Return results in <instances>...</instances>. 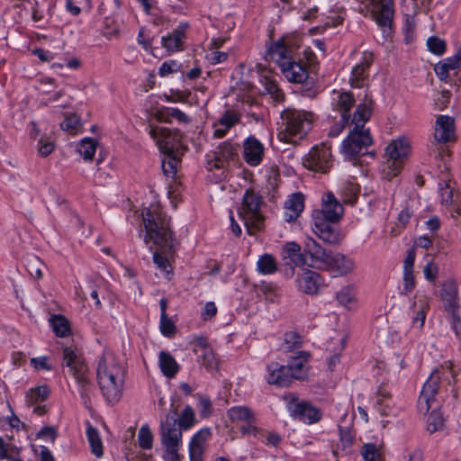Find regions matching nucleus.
<instances>
[{
    "instance_id": "obj_1",
    "label": "nucleus",
    "mask_w": 461,
    "mask_h": 461,
    "mask_svg": "<svg viewBox=\"0 0 461 461\" xmlns=\"http://www.w3.org/2000/svg\"><path fill=\"white\" fill-rule=\"evenodd\" d=\"M126 368L111 351H104L96 366V379L100 391L108 403L120 401L124 386Z\"/></svg>"
},
{
    "instance_id": "obj_2",
    "label": "nucleus",
    "mask_w": 461,
    "mask_h": 461,
    "mask_svg": "<svg viewBox=\"0 0 461 461\" xmlns=\"http://www.w3.org/2000/svg\"><path fill=\"white\" fill-rule=\"evenodd\" d=\"M142 222L146 231L144 241L153 244L164 250H171L175 246V239L169 228L167 215L158 203L144 207L141 212Z\"/></svg>"
},
{
    "instance_id": "obj_3",
    "label": "nucleus",
    "mask_w": 461,
    "mask_h": 461,
    "mask_svg": "<svg viewBox=\"0 0 461 461\" xmlns=\"http://www.w3.org/2000/svg\"><path fill=\"white\" fill-rule=\"evenodd\" d=\"M343 213V207L332 194L323 199L322 208L314 210L312 214V230L324 242L336 244L339 234L331 222L338 221Z\"/></svg>"
},
{
    "instance_id": "obj_4",
    "label": "nucleus",
    "mask_w": 461,
    "mask_h": 461,
    "mask_svg": "<svg viewBox=\"0 0 461 461\" xmlns=\"http://www.w3.org/2000/svg\"><path fill=\"white\" fill-rule=\"evenodd\" d=\"M313 120L314 115L310 112L294 108L284 110L281 113L278 140L286 143H295L308 133Z\"/></svg>"
},
{
    "instance_id": "obj_5",
    "label": "nucleus",
    "mask_w": 461,
    "mask_h": 461,
    "mask_svg": "<svg viewBox=\"0 0 461 461\" xmlns=\"http://www.w3.org/2000/svg\"><path fill=\"white\" fill-rule=\"evenodd\" d=\"M456 373L452 364L447 362L435 368L423 384L418 400V409L420 413H427L436 403V394L440 384L450 385L455 381Z\"/></svg>"
},
{
    "instance_id": "obj_6",
    "label": "nucleus",
    "mask_w": 461,
    "mask_h": 461,
    "mask_svg": "<svg viewBox=\"0 0 461 461\" xmlns=\"http://www.w3.org/2000/svg\"><path fill=\"white\" fill-rule=\"evenodd\" d=\"M62 366L68 368L69 374L75 379L81 397L86 400L92 388L90 372L81 350L75 345L65 346L62 348Z\"/></svg>"
},
{
    "instance_id": "obj_7",
    "label": "nucleus",
    "mask_w": 461,
    "mask_h": 461,
    "mask_svg": "<svg viewBox=\"0 0 461 461\" xmlns=\"http://www.w3.org/2000/svg\"><path fill=\"white\" fill-rule=\"evenodd\" d=\"M410 150V142L404 137L394 140L388 144L385 149L384 177L390 180L400 173Z\"/></svg>"
},
{
    "instance_id": "obj_8",
    "label": "nucleus",
    "mask_w": 461,
    "mask_h": 461,
    "mask_svg": "<svg viewBox=\"0 0 461 461\" xmlns=\"http://www.w3.org/2000/svg\"><path fill=\"white\" fill-rule=\"evenodd\" d=\"M261 199L253 191L248 190L239 209V216L243 221L247 231L253 235L261 228L263 217L260 212Z\"/></svg>"
},
{
    "instance_id": "obj_9",
    "label": "nucleus",
    "mask_w": 461,
    "mask_h": 461,
    "mask_svg": "<svg viewBox=\"0 0 461 461\" xmlns=\"http://www.w3.org/2000/svg\"><path fill=\"white\" fill-rule=\"evenodd\" d=\"M176 415L174 411L167 413L166 419L160 422V442L164 449L163 456L181 455L179 453L182 445V431L176 427Z\"/></svg>"
},
{
    "instance_id": "obj_10",
    "label": "nucleus",
    "mask_w": 461,
    "mask_h": 461,
    "mask_svg": "<svg viewBox=\"0 0 461 461\" xmlns=\"http://www.w3.org/2000/svg\"><path fill=\"white\" fill-rule=\"evenodd\" d=\"M149 134L156 141L161 153L179 152L185 149L182 141L183 135L177 130L150 126Z\"/></svg>"
},
{
    "instance_id": "obj_11",
    "label": "nucleus",
    "mask_w": 461,
    "mask_h": 461,
    "mask_svg": "<svg viewBox=\"0 0 461 461\" xmlns=\"http://www.w3.org/2000/svg\"><path fill=\"white\" fill-rule=\"evenodd\" d=\"M365 8L371 14L372 18L378 26L384 29V32L390 30L393 15V0H362Z\"/></svg>"
},
{
    "instance_id": "obj_12",
    "label": "nucleus",
    "mask_w": 461,
    "mask_h": 461,
    "mask_svg": "<svg viewBox=\"0 0 461 461\" xmlns=\"http://www.w3.org/2000/svg\"><path fill=\"white\" fill-rule=\"evenodd\" d=\"M371 144L372 138L368 130L352 129L344 140L341 150L346 158L353 159Z\"/></svg>"
},
{
    "instance_id": "obj_13",
    "label": "nucleus",
    "mask_w": 461,
    "mask_h": 461,
    "mask_svg": "<svg viewBox=\"0 0 461 461\" xmlns=\"http://www.w3.org/2000/svg\"><path fill=\"white\" fill-rule=\"evenodd\" d=\"M303 165L312 171L325 173L331 166L330 148L326 143L314 146L304 156Z\"/></svg>"
},
{
    "instance_id": "obj_14",
    "label": "nucleus",
    "mask_w": 461,
    "mask_h": 461,
    "mask_svg": "<svg viewBox=\"0 0 461 461\" xmlns=\"http://www.w3.org/2000/svg\"><path fill=\"white\" fill-rule=\"evenodd\" d=\"M296 284L298 289L307 294H317L326 285L320 274L308 269L297 276Z\"/></svg>"
},
{
    "instance_id": "obj_15",
    "label": "nucleus",
    "mask_w": 461,
    "mask_h": 461,
    "mask_svg": "<svg viewBox=\"0 0 461 461\" xmlns=\"http://www.w3.org/2000/svg\"><path fill=\"white\" fill-rule=\"evenodd\" d=\"M373 63V53L364 51L361 60L357 63L352 70L348 79L349 85L355 88L364 87L368 78V68Z\"/></svg>"
},
{
    "instance_id": "obj_16",
    "label": "nucleus",
    "mask_w": 461,
    "mask_h": 461,
    "mask_svg": "<svg viewBox=\"0 0 461 461\" xmlns=\"http://www.w3.org/2000/svg\"><path fill=\"white\" fill-rule=\"evenodd\" d=\"M270 59L281 68L294 59V49L291 46V40L283 38L271 45L268 50Z\"/></svg>"
},
{
    "instance_id": "obj_17",
    "label": "nucleus",
    "mask_w": 461,
    "mask_h": 461,
    "mask_svg": "<svg viewBox=\"0 0 461 461\" xmlns=\"http://www.w3.org/2000/svg\"><path fill=\"white\" fill-rule=\"evenodd\" d=\"M304 252L310 257L312 267L323 268L331 254L321 247L312 238H307L304 245Z\"/></svg>"
},
{
    "instance_id": "obj_18",
    "label": "nucleus",
    "mask_w": 461,
    "mask_h": 461,
    "mask_svg": "<svg viewBox=\"0 0 461 461\" xmlns=\"http://www.w3.org/2000/svg\"><path fill=\"white\" fill-rule=\"evenodd\" d=\"M289 411L294 417L304 423L312 424L321 419L320 411L307 402H292L289 403Z\"/></svg>"
},
{
    "instance_id": "obj_19",
    "label": "nucleus",
    "mask_w": 461,
    "mask_h": 461,
    "mask_svg": "<svg viewBox=\"0 0 461 461\" xmlns=\"http://www.w3.org/2000/svg\"><path fill=\"white\" fill-rule=\"evenodd\" d=\"M211 435L212 432L209 428H203L191 438L188 446L189 461H203L205 442Z\"/></svg>"
},
{
    "instance_id": "obj_20",
    "label": "nucleus",
    "mask_w": 461,
    "mask_h": 461,
    "mask_svg": "<svg viewBox=\"0 0 461 461\" xmlns=\"http://www.w3.org/2000/svg\"><path fill=\"white\" fill-rule=\"evenodd\" d=\"M267 381L269 384L286 386L292 382L289 366L270 362L267 366Z\"/></svg>"
},
{
    "instance_id": "obj_21",
    "label": "nucleus",
    "mask_w": 461,
    "mask_h": 461,
    "mask_svg": "<svg viewBox=\"0 0 461 461\" xmlns=\"http://www.w3.org/2000/svg\"><path fill=\"white\" fill-rule=\"evenodd\" d=\"M434 140L447 143L455 140L454 120L447 115H439L435 123Z\"/></svg>"
},
{
    "instance_id": "obj_22",
    "label": "nucleus",
    "mask_w": 461,
    "mask_h": 461,
    "mask_svg": "<svg viewBox=\"0 0 461 461\" xmlns=\"http://www.w3.org/2000/svg\"><path fill=\"white\" fill-rule=\"evenodd\" d=\"M240 122V114L234 110H226L213 123V137L222 138L227 132Z\"/></svg>"
},
{
    "instance_id": "obj_23",
    "label": "nucleus",
    "mask_w": 461,
    "mask_h": 461,
    "mask_svg": "<svg viewBox=\"0 0 461 461\" xmlns=\"http://www.w3.org/2000/svg\"><path fill=\"white\" fill-rule=\"evenodd\" d=\"M237 156V146L230 141L221 143L215 152L214 159L208 163L209 170L223 168L229 161L233 160Z\"/></svg>"
},
{
    "instance_id": "obj_24",
    "label": "nucleus",
    "mask_w": 461,
    "mask_h": 461,
    "mask_svg": "<svg viewBox=\"0 0 461 461\" xmlns=\"http://www.w3.org/2000/svg\"><path fill=\"white\" fill-rule=\"evenodd\" d=\"M355 268L354 261L340 253L330 254L323 269L337 271L341 276H347L353 272Z\"/></svg>"
},
{
    "instance_id": "obj_25",
    "label": "nucleus",
    "mask_w": 461,
    "mask_h": 461,
    "mask_svg": "<svg viewBox=\"0 0 461 461\" xmlns=\"http://www.w3.org/2000/svg\"><path fill=\"white\" fill-rule=\"evenodd\" d=\"M264 148L262 143L255 137H249L244 142V158L252 167L258 166L263 157Z\"/></svg>"
},
{
    "instance_id": "obj_26",
    "label": "nucleus",
    "mask_w": 461,
    "mask_h": 461,
    "mask_svg": "<svg viewBox=\"0 0 461 461\" xmlns=\"http://www.w3.org/2000/svg\"><path fill=\"white\" fill-rule=\"evenodd\" d=\"M281 71L288 81L294 83H303L308 77L306 68L300 62L292 59L281 67Z\"/></svg>"
},
{
    "instance_id": "obj_27",
    "label": "nucleus",
    "mask_w": 461,
    "mask_h": 461,
    "mask_svg": "<svg viewBox=\"0 0 461 461\" xmlns=\"http://www.w3.org/2000/svg\"><path fill=\"white\" fill-rule=\"evenodd\" d=\"M304 208V198L302 194H293L285 203L284 217L287 222L294 221Z\"/></svg>"
},
{
    "instance_id": "obj_28",
    "label": "nucleus",
    "mask_w": 461,
    "mask_h": 461,
    "mask_svg": "<svg viewBox=\"0 0 461 461\" xmlns=\"http://www.w3.org/2000/svg\"><path fill=\"white\" fill-rule=\"evenodd\" d=\"M31 137L37 140L36 149L41 157H47L55 149V142L51 137L41 134L40 130L32 123Z\"/></svg>"
},
{
    "instance_id": "obj_29",
    "label": "nucleus",
    "mask_w": 461,
    "mask_h": 461,
    "mask_svg": "<svg viewBox=\"0 0 461 461\" xmlns=\"http://www.w3.org/2000/svg\"><path fill=\"white\" fill-rule=\"evenodd\" d=\"M188 28L187 23H181L175 29L172 33L162 39L163 47L168 51L178 50L181 47L182 41Z\"/></svg>"
},
{
    "instance_id": "obj_30",
    "label": "nucleus",
    "mask_w": 461,
    "mask_h": 461,
    "mask_svg": "<svg viewBox=\"0 0 461 461\" xmlns=\"http://www.w3.org/2000/svg\"><path fill=\"white\" fill-rule=\"evenodd\" d=\"M371 105L372 100L366 96L363 103L359 104L353 115L352 122L354 124L353 129L366 130L364 125L366 122L370 118L371 115Z\"/></svg>"
},
{
    "instance_id": "obj_31",
    "label": "nucleus",
    "mask_w": 461,
    "mask_h": 461,
    "mask_svg": "<svg viewBox=\"0 0 461 461\" xmlns=\"http://www.w3.org/2000/svg\"><path fill=\"white\" fill-rule=\"evenodd\" d=\"M158 366L162 374L167 377H174L179 370V365L168 352L161 351L158 355Z\"/></svg>"
},
{
    "instance_id": "obj_32",
    "label": "nucleus",
    "mask_w": 461,
    "mask_h": 461,
    "mask_svg": "<svg viewBox=\"0 0 461 461\" xmlns=\"http://www.w3.org/2000/svg\"><path fill=\"white\" fill-rule=\"evenodd\" d=\"M338 303L348 310H353L357 306V292L354 286H343L336 294Z\"/></svg>"
},
{
    "instance_id": "obj_33",
    "label": "nucleus",
    "mask_w": 461,
    "mask_h": 461,
    "mask_svg": "<svg viewBox=\"0 0 461 461\" xmlns=\"http://www.w3.org/2000/svg\"><path fill=\"white\" fill-rule=\"evenodd\" d=\"M412 308L416 312V316L412 319V324L419 329L422 328L425 322L426 312L429 308V303L426 296L417 294Z\"/></svg>"
},
{
    "instance_id": "obj_34",
    "label": "nucleus",
    "mask_w": 461,
    "mask_h": 461,
    "mask_svg": "<svg viewBox=\"0 0 461 461\" xmlns=\"http://www.w3.org/2000/svg\"><path fill=\"white\" fill-rule=\"evenodd\" d=\"M228 417L232 422H251L257 420L256 413L247 406H234L229 409Z\"/></svg>"
},
{
    "instance_id": "obj_35",
    "label": "nucleus",
    "mask_w": 461,
    "mask_h": 461,
    "mask_svg": "<svg viewBox=\"0 0 461 461\" xmlns=\"http://www.w3.org/2000/svg\"><path fill=\"white\" fill-rule=\"evenodd\" d=\"M284 257L289 258L297 267L307 265V259L301 251V247L295 242H289L284 247Z\"/></svg>"
},
{
    "instance_id": "obj_36",
    "label": "nucleus",
    "mask_w": 461,
    "mask_h": 461,
    "mask_svg": "<svg viewBox=\"0 0 461 461\" xmlns=\"http://www.w3.org/2000/svg\"><path fill=\"white\" fill-rule=\"evenodd\" d=\"M442 298L446 302V310L448 312H454L457 304V288L453 282L448 281L444 284Z\"/></svg>"
},
{
    "instance_id": "obj_37",
    "label": "nucleus",
    "mask_w": 461,
    "mask_h": 461,
    "mask_svg": "<svg viewBox=\"0 0 461 461\" xmlns=\"http://www.w3.org/2000/svg\"><path fill=\"white\" fill-rule=\"evenodd\" d=\"M183 153L184 151L162 153L164 155V158H162V169L166 176H175L180 162V157Z\"/></svg>"
},
{
    "instance_id": "obj_38",
    "label": "nucleus",
    "mask_w": 461,
    "mask_h": 461,
    "mask_svg": "<svg viewBox=\"0 0 461 461\" xmlns=\"http://www.w3.org/2000/svg\"><path fill=\"white\" fill-rule=\"evenodd\" d=\"M360 455L364 461H383L384 455L382 445L366 443L360 449Z\"/></svg>"
},
{
    "instance_id": "obj_39",
    "label": "nucleus",
    "mask_w": 461,
    "mask_h": 461,
    "mask_svg": "<svg viewBox=\"0 0 461 461\" xmlns=\"http://www.w3.org/2000/svg\"><path fill=\"white\" fill-rule=\"evenodd\" d=\"M50 323L56 336L62 338L70 334L69 321L64 316L53 314L50 318Z\"/></svg>"
},
{
    "instance_id": "obj_40",
    "label": "nucleus",
    "mask_w": 461,
    "mask_h": 461,
    "mask_svg": "<svg viewBox=\"0 0 461 461\" xmlns=\"http://www.w3.org/2000/svg\"><path fill=\"white\" fill-rule=\"evenodd\" d=\"M86 438L91 447L92 453L100 457L103 456V443L100 435L95 428L87 423L86 427Z\"/></svg>"
},
{
    "instance_id": "obj_41",
    "label": "nucleus",
    "mask_w": 461,
    "mask_h": 461,
    "mask_svg": "<svg viewBox=\"0 0 461 461\" xmlns=\"http://www.w3.org/2000/svg\"><path fill=\"white\" fill-rule=\"evenodd\" d=\"M307 364V357L304 355H300L294 357L292 361L286 365L290 369V375L292 379H301L305 375V366Z\"/></svg>"
},
{
    "instance_id": "obj_42",
    "label": "nucleus",
    "mask_w": 461,
    "mask_h": 461,
    "mask_svg": "<svg viewBox=\"0 0 461 461\" xmlns=\"http://www.w3.org/2000/svg\"><path fill=\"white\" fill-rule=\"evenodd\" d=\"M196 422L195 414L192 407L185 406L182 412L179 414L178 418L176 419V424L178 425V428L182 430L190 429Z\"/></svg>"
},
{
    "instance_id": "obj_43",
    "label": "nucleus",
    "mask_w": 461,
    "mask_h": 461,
    "mask_svg": "<svg viewBox=\"0 0 461 461\" xmlns=\"http://www.w3.org/2000/svg\"><path fill=\"white\" fill-rule=\"evenodd\" d=\"M355 103L354 96L349 92L341 93L338 100V107L341 113L342 122L347 123L349 119L348 112Z\"/></svg>"
},
{
    "instance_id": "obj_44",
    "label": "nucleus",
    "mask_w": 461,
    "mask_h": 461,
    "mask_svg": "<svg viewBox=\"0 0 461 461\" xmlns=\"http://www.w3.org/2000/svg\"><path fill=\"white\" fill-rule=\"evenodd\" d=\"M49 393L50 390L45 385L31 389L26 393V403L29 406L41 403L48 397Z\"/></svg>"
},
{
    "instance_id": "obj_45",
    "label": "nucleus",
    "mask_w": 461,
    "mask_h": 461,
    "mask_svg": "<svg viewBox=\"0 0 461 461\" xmlns=\"http://www.w3.org/2000/svg\"><path fill=\"white\" fill-rule=\"evenodd\" d=\"M258 270L263 275H271L277 269V263L271 254H264L257 263Z\"/></svg>"
},
{
    "instance_id": "obj_46",
    "label": "nucleus",
    "mask_w": 461,
    "mask_h": 461,
    "mask_svg": "<svg viewBox=\"0 0 461 461\" xmlns=\"http://www.w3.org/2000/svg\"><path fill=\"white\" fill-rule=\"evenodd\" d=\"M97 142L91 138H86L77 145L78 153L86 159L91 160L95 153Z\"/></svg>"
},
{
    "instance_id": "obj_47",
    "label": "nucleus",
    "mask_w": 461,
    "mask_h": 461,
    "mask_svg": "<svg viewBox=\"0 0 461 461\" xmlns=\"http://www.w3.org/2000/svg\"><path fill=\"white\" fill-rule=\"evenodd\" d=\"M445 427V419L440 411H432L427 418V429L430 433L442 430Z\"/></svg>"
},
{
    "instance_id": "obj_48",
    "label": "nucleus",
    "mask_w": 461,
    "mask_h": 461,
    "mask_svg": "<svg viewBox=\"0 0 461 461\" xmlns=\"http://www.w3.org/2000/svg\"><path fill=\"white\" fill-rule=\"evenodd\" d=\"M359 188L357 185L348 182L345 183L340 188V195L342 201L346 203H353L357 200Z\"/></svg>"
},
{
    "instance_id": "obj_49",
    "label": "nucleus",
    "mask_w": 461,
    "mask_h": 461,
    "mask_svg": "<svg viewBox=\"0 0 461 461\" xmlns=\"http://www.w3.org/2000/svg\"><path fill=\"white\" fill-rule=\"evenodd\" d=\"M376 402L381 406L380 411L382 415H390V409L393 406L391 393L386 390H381L378 393Z\"/></svg>"
},
{
    "instance_id": "obj_50",
    "label": "nucleus",
    "mask_w": 461,
    "mask_h": 461,
    "mask_svg": "<svg viewBox=\"0 0 461 461\" xmlns=\"http://www.w3.org/2000/svg\"><path fill=\"white\" fill-rule=\"evenodd\" d=\"M159 330L163 336L171 338L176 332V326L167 315L160 316Z\"/></svg>"
},
{
    "instance_id": "obj_51",
    "label": "nucleus",
    "mask_w": 461,
    "mask_h": 461,
    "mask_svg": "<svg viewBox=\"0 0 461 461\" xmlns=\"http://www.w3.org/2000/svg\"><path fill=\"white\" fill-rule=\"evenodd\" d=\"M199 362L209 371L216 370L218 368V362L212 348L206 349L204 352L201 353L199 356Z\"/></svg>"
},
{
    "instance_id": "obj_52",
    "label": "nucleus",
    "mask_w": 461,
    "mask_h": 461,
    "mask_svg": "<svg viewBox=\"0 0 461 461\" xmlns=\"http://www.w3.org/2000/svg\"><path fill=\"white\" fill-rule=\"evenodd\" d=\"M138 441L141 448L150 449L153 443V436L147 426H142L138 433Z\"/></svg>"
},
{
    "instance_id": "obj_53",
    "label": "nucleus",
    "mask_w": 461,
    "mask_h": 461,
    "mask_svg": "<svg viewBox=\"0 0 461 461\" xmlns=\"http://www.w3.org/2000/svg\"><path fill=\"white\" fill-rule=\"evenodd\" d=\"M43 263L36 257L30 258L27 262V269L30 275L35 279L42 277Z\"/></svg>"
},
{
    "instance_id": "obj_54",
    "label": "nucleus",
    "mask_w": 461,
    "mask_h": 461,
    "mask_svg": "<svg viewBox=\"0 0 461 461\" xmlns=\"http://www.w3.org/2000/svg\"><path fill=\"white\" fill-rule=\"evenodd\" d=\"M79 126L80 119L76 114L67 116L65 120L60 123L61 130L73 134L77 132Z\"/></svg>"
},
{
    "instance_id": "obj_55",
    "label": "nucleus",
    "mask_w": 461,
    "mask_h": 461,
    "mask_svg": "<svg viewBox=\"0 0 461 461\" xmlns=\"http://www.w3.org/2000/svg\"><path fill=\"white\" fill-rule=\"evenodd\" d=\"M427 46L429 50L436 55H442L446 50L445 41L436 36H431L428 39Z\"/></svg>"
},
{
    "instance_id": "obj_56",
    "label": "nucleus",
    "mask_w": 461,
    "mask_h": 461,
    "mask_svg": "<svg viewBox=\"0 0 461 461\" xmlns=\"http://www.w3.org/2000/svg\"><path fill=\"white\" fill-rule=\"evenodd\" d=\"M285 348L286 350H293L302 346V338L299 334L290 331L285 334Z\"/></svg>"
},
{
    "instance_id": "obj_57",
    "label": "nucleus",
    "mask_w": 461,
    "mask_h": 461,
    "mask_svg": "<svg viewBox=\"0 0 461 461\" xmlns=\"http://www.w3.org/2000/svg\"><path fill=\"white\" fill-rule=\"evenodd\" d=\"M153 261L156 264V266L166 275H169L171 273L170 264L168 262V259L165 256L161 255L158 252H154Z\"/></svg>"
},
{
    "instance_id": "obj_58",
    "label": "nucleus",
    "mask_w": 461,
    "mask_h": 461,
    "mask_svg": "<svg viewBox=\"0 0 461 461\" xmlns=\"http://www.w3.org/2000/svg\"><path fill=\"white\" fill-rule=\"evenodd\" d=\"M36 437L37 438L42 439L44 441L53 443L57 438V430L54 427L46 426L39 430V432L36 434Z\"/></svg>"
},
{
    "instance_id": "obj_59",
    "label": "nucleus",
    "mask_w": 461,
    "mask_h": 461,
    "mask_svg": "<svg viewBox=\"0 0 461 461\" xmlns=\"http://www.w3.org/2000/svg\"><path fill=\"white\" fill-rule=\"evenodd\" d=\"M266 90L276 102L280 103L284 101V94L275 82L267 80Z\"/></svg>"
},
{
    "instance_id": "obj_60",
    "label": "nucleus",
    "mask_w": 461,
    "mask_h": 461,
    "mask_svg": "<svg viewBox=\"0 0 461 461\" xmlns=\"http://www.w3.org/2000/svg\"><path fill=\"white\" fill-rule=\"evenodd\" d=\"M439 195H440V199H441V203L442 204L448 205V204H451L454 202V199H453V196H454L453 190L450 187L448 183H445L444 185H440Z\"/></svg>"
},
{
    "instance_id": "obj_61",
    "label": "nucleus",
    "mask_w": 461,
    "mask_h": 461,
    "mask_svg": "<svg viewBox=\"0 0 461 461\" xmlns=\"http://www.w3.org/2000/svg\"><path fill=\"white\" fill-rule=\"evenodd\" d=\"M415 285L413 271L403 272V285L402 294H408L411 293Z\"/></svg>"
},
{
    "instance_id": "obj_62",
    "label": "nucleus",
    "mask_w": 461,
    "mask_h": 461,
    "mask_svg": "<svg viewBox=\"0 0 461 461\" xmlns=\"http://www.w3.org/2000/svg\"><path fill=\"white\" fill-rule=\"evenodd\" d=\"M449 98L450 93L447 90L442 91L434 101L436 109L439 111L445 109L449 103Z\"/></svg>"
},
{
    "instance_id": "obj_63",
    "label": "nucleus",
    "mask_w": 461,
    "mask_h": 461,
    "mask_svg": "<svg viewBox=\"0 0 461 461\" xmlns=\"http://www.w3.org/2000/svg\"><path fill=\"white\" fill-rule=\"evenodd\" d=\"M228 58L226 52L213 50L206 55V59L212 65L220 64Z\"/></svg>"
},
{
    "instance_id": "obj_64",
    "label": "nucleus",
    "mask_w": 461,
    "mask_h": 461,
    "mask_svg": "<svg viewBox=\"0 0 461 461\" xmlns=\"http://www.w3.org/2000/svg\"><path fill=\"white\" fill-rule=\"evenodd\" d=\"M444 64L447 65V67L450 70H454L461 66V45L458 49L457 52L451 58H447L442 60Z\"/></svg>"
}]
</instances>
